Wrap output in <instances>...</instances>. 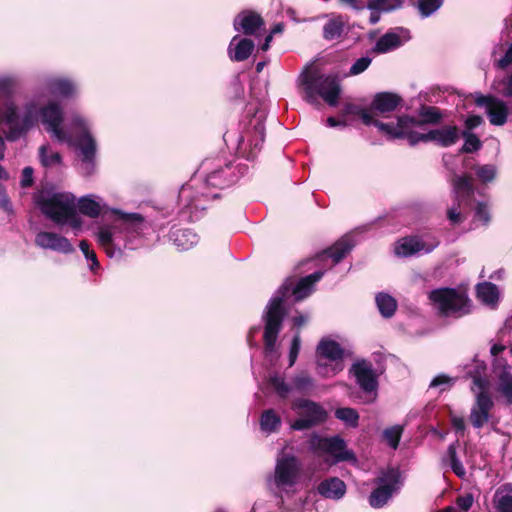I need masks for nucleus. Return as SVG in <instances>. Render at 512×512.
Wrapping results in <instances>:
<instances>
[{
	"instance_id": "8fccbe9b",
	"label": "nucleus",
	"mask_w": 512,
	"mask_h": 512,
	"mask_svg": "<svg viewBox=\"0 0 512 512\" xmlns=\"http://www.w3.org/2000/svg\"><path fill=\"white\" fill-rule=\"evenodd\" d=\"M117 213L124 224L134 229L138 228V226L144 222L143 216L139 213H122L119 211H117Z\"/></svg>"
},
{
	"instance_id": "a878e982",
	"label": "nucleus",
	"mask_w": 512,
	"mask_h": 512,
	"mask_svg": "<svg viewBox=\"0 0 512 512\" xmlns=\"http://www.w3.org/2000/svg\"><path fill=\"white\" fill-rule=\"evenodd\" d=\"M341 114L343 116H359L362 120V122L369 126L374 125L379 129L381 133L384 134V130L379 126V123H383L382 121L376 120L373 118V115L371 111L367 108H363L359 105H356L354 103H344L341 109Z\"/></svg>"
},
{
	"instance_id": "39448f33",
	"label": "nucleus",
	"mask_w": 512,
	"mask_h": 512,
	"mask_svg": "<svg viewBox=\"0 0 512 512\" xmlns=\"http://www.w3.org/2000/svg\"><path fill=\"white\" fill-rule=\"evenodd\" d=\"M428 298L442 317L461 318L472 312V300L465 291L450 287L438 288L432 290Z\"/></svg>"
},
{
	"instance_id": "6e6d98bb",
	"label": "nucleus",
	"mask_w": 512,
	"mask_h": 512,
	"mask_svg": "<svg viewBox=\"0 0 512 512\" xmlns=\"http://www.w3.org/2000/svg\"><path fill=\"white\" fill-rule=\"evenodd\" d=\"M473 495L470 493L458 496L456 498V505L463 511L467 512L473 505Z\"/></svg>"
},
{
	"instance_id": "aec40b11",
	"label": "nucleus",
	"mask_w": 512,
	"mask_h": 512,
	"mask_svg": "<svg viewBox=\"0 0 512 512\" xmlns=\"http://www.w3.org/2000/svg\"><path fill=\"white\" fill-rule=\"evenodd\" d=\"M35 243L37 246L44 249H51L64 254H69L74 251L72 244L66 237L54 232H39L35 237Z\"/></svg>"
},
{
	"instance_id": "9d476101",
	"label": "nucleus",
	"mask_w": 512,
	"mask_h": 512,
	"mask_svg": "<svg viewBox=\"0 0 512 512\" xmlns=\"http://www.w3.org/2000/svg\"><path fill=\"white\" fill-rule=\"evenodd\" d=\"M460 139V129L457 125H445L427 133H414L409 135V144L415 146L419 142H433L440 147L455 145Z\"/></svg>"
},
{
	"instance_id": "338daca9",
	"label": "nucleus",
	"mask_w": 512,
	"mask_h": 512,
	"mask_svg": "<svg viewBox=\"0 0 512 512\" xmlns=\"http://www.w3.org/2000/svg\"><path fill=\"white\" fill-rule=\"evenodd\" d=\"M473 380V385L481 391H487L489 382L484 376H470Z\"/></svg>"
},
{
	"instance_id": "c756f323",
	"label": "nucleus",
	"mask_w": 512,
	"mask_h": 512,
	"mask_svg": "<svg viewBox=\"0 0 512 512\" xmlns=\"http://www.w3.org/2000/svg\"><path fill=\"white\" fill-rule=\"evenodd\" d=\"M453 188L458 197L462 199H470L474 195V185L473 178L470 174H463L461 176H456L453 181Z\"/></svg>"
},
{
	"instance_id": "7c9ffc66",
	"label": "nucleus",
	"mask_w": 512,
	"mask_h": 512,
	"mask_svg": "<svg viewBox=\"0 0 512 512\" xmlns=\"http://www.w3.org/2000/svg\"><path fill=\"white\" fill-rule=\"evenodd\" d=\"M476 295L486 305H494L499 300V291L492 282H482L476 286Z\"/></svg>"
},
{
	"instance_id": "5fc2aeb1",
	"label": "nucleus",
	"mask_w": 512,
	"mask_h": 512,
	"mask_svg": "<svg viewBox=\"0 0 512 512\" xmlns=\"http://www.w3.org/2000/svg\"><path fill=\"white\" fill-rule=\"evenodd\" d=\"M33 173L34 170L32 167L27 166L23 168L20 180V186L22 188H29L34 184Z\"/></svg>"
},
{
	"instance_id": "e433bc0d",
	"label": "nucleus",
	"mask_w": 512,
	"mask_h": 512,
	"mask_svg": "<svg viewBox=\"0 0 512 512\" xmlns=\"http://www.w3.org/2000/svg\"><path fill=\"white\" fill-rule=\"evenodd\" d=\"M281 424V419L273 409L265 410L260 419L261 429L267 432L276 431Z\"/></svg>"
},
{
	"instance_id": "49530a36",
	"label": "nucleus",
	"mask_w": 512,
	"mask_h": 512,
	"mask_svg": "<svg viewBox=\"0 0 512 512\" xmlns=\"http://www.w3.org/2000/svg\"><path fill=\"white\" fill-rule=\"evenodd\" d=\"M79 248L86 257L87 260L91 261L90 269L95 271L100 267V263L97 259V255L93 249L90 247V243L87 240H81L79 243Z\"/></svg>"
},
{
	"instance_id": "f8f14e48",
	"label": "nucleus",
	"mask_w": 512,
	"mask_h": 512,
	"mask_svg": "<svg viewBox=\"0 0 512 512\" xmlns=\"http://www.w3.org/2000/svg\"><path fill=\"white\" fill-rule=\"evenodd\" d=\"M474 102L478 107H484L491 125L503 126L507 123L509 108L507 104L493 95L475 93Z\"/></svg>"
},
{
	"instance_id": "20e7f679",
	"label": "nucleus",
	"mask_w": 512,
	"mask_h": 512,
	"mask_svg": "<svg viewBox=\"0 0 512 512\" xmlns=\"http://www.w3.org/2000/svg\"><path fill=\"white\" fill-rule=\"evenodd\" d=\"M303 99L309 104H317L320 96L329 106H336L341 94V85L336 75H325L311 71L300 77Z\"/></svg>"
},
{
	"instance_id": "6e6552de",
	"label": "nucleus",
	"mask_w": 512,
	"mask_h": 512,
	"mask_svg": "<svg viewBox=\"0 0 512 512\" xmlns=\"http://www.w3.org/2000/svg\"><path fill=\"white\" fill-rule=\"evenodd\" d=\"M309 443L312 451L330 455L333 457L334 463L355 460L353 451L347 449L345 440L338 435L321 437L313 434Z\"/></svg>"
},
{
	"instance_id": "bf43d9fd",
	"label": "nucleus",
	"mask_w": 512,
	"mask_h": 512,
	"mask_svg": "<svg viewBox=\"0 0 512 512\" xmlns=\"http://www.w3.org/2000/svg\"><path fill=\"white\" fill-rule=\"evenodd\" d=\"M473 368L467 372L469 376H485L487 366L484 361L474 359Z\"/></svg>"
},
{
	"instance_id": "f03ea898",
	"label": "nucleus",
	"mask_w": 512,
	"mask_h": 512,
	"mask_svg": "<svg viewBox=\"0 0 512 512\" xmlns=\"http://www.w3.org/2000/svg\"><path fill=\"white\" fill-rule=\"evenodd\" d=\"M293 278H287L278 288L275 295L269 300L263 314L264 333L263 342L266 352L274 351L277 338L282 330L287 311L284 302L292 295Z\"/></svg>"
},
{
	"instance_id": "2f4dec72",
	"label": "nucleus",
	"mask_w": 512,
	"mask_h": 512,
	"mask_svg": "<svg viewBox=\"0 0 512 512\" xmlns=\"http://www.w3.org/2000/svg\"><path fill=\"white\" fill-rule=\"evenodd\" d=\"M376 304L380 314L385 318L392 317L397 309L396 300L386 293H379L376 296Z\"/></svg>"
},
{
	"instance_id": "bb28decb",
	"label": "nucleus",
	"mask_w": 512,
	"mask_h": 512,
	"mask_svg": "<svg viewBox=\"0 0 512 512\" xmlns=\"http://www.w3.org/2000/svg\"><path fill=\"white\" fill-rule=\"evenodd\" d=\"M316 353L319 357H323L332 362L342 360L344 350L335 340L323 338L317 345Z\"/></svg>"
},
{
	"instance_id": "f3484780",
	"label": "nucleus",
	"mask_w": 512,
	"mask_h": 512,
	"mask_svg": "<svg viewBox=\"0 0 512 512\" xmlns=\"http://www.w3.org/2000/svg\"><path fill=\"white\" fill-rule=\"evenodd\" d=\"M0 120L8 126L6 138L9 141H15L22 136L21 118L13 101L6 100L0 104Z\"/></svg>"
},
{
	"instance_id": "b1692460",
	"label": "nucleus",
	"mask_w": 512,
	"mask_h": 512,
	"mask_svg": "<svg viewBox=\"0 0 512 512\" xmlns=\"http://www.w3.org/2000/svg\"><path fill=\"white\" fill-rule=\"evenodd\" d=\"M323 275V271H315L310 275L300 278L298 281H295L293 278L292 295L295 301L298 302L308 297L312 293L315 283L318 282Z\"/></svg>"
},
{
	"instance_id": "a19ab883",
	"label": "nucleus",
	"mask_w": 512,
	"mask_h": 512,
	"mask_svg": "<svg viewBox=\"0 0 512 512\" xmlns=\"http://www.w3.org/2000/svg\"><path fill=\"white\" fill-rule=\"evenodd\" d=\"M98 243L105 250L108 256H113L115 244L113 234L109 229H100V231L98 232Z\"/></svg>"
},
{
	"instance_id": "37998d69",
	"label": "nucleus",
	"mask_w": 512,
	"mask_h": 512,
	"mask_svg": "<svg viewBox=\"0 0 512 512\" xmlns=\"http://www.w3.org/2000/svg\"><path fill=\"white\" fill-rule=\"evenodd\" d=\"M51 91L53 94H58L63 97H70L75 91L72 82L64 79H58L52 82Z\"/></svg>"
},
{
	"instance_id": "6ab92c4d",
	"label": "nucleus",
	"mask_w": 512,
	"mask_h": 512,
	"mask_svg": "<svg viewBox=\"0 0 512 512\" xmlns=\"http://www.w3.org/2000/svg\"><path fill=\"white\" fill-rule=\"evenodd\" d=\"M264 24L263 17L259 13L251 10L240 12L233 21L234 29L248 36L256 35L257 31L262 28Z\"/></svg>"
},
{
	"instance_id": "4d7b16f0",
	"label": "nucleus",
	"mask_w": 512,
	"mask_h": 512,
	"mask_svg": "<svg viewBox=\"0 0 512 512\" xmlns=\"http://www.w3.org/2000/svg\"><path fill=\"white\" fill-rule=\"evenodd\" d=\"M174 241L178 247H181L182 249H188V245L182 241V238H186L188 236H191L193 239H195L196 235L191 233L187 229L177 230L174 234Z\"/></svg>"
},
{
	"instance_id": "c03bdc74",
	"label": "nucleus",
	"mask_w": 512,
	"mask_h": 512,
	"mask_svg": "<svg viewBox=\"0 0 512 512\" xmlns=\"http://www.w3.org/2000/svg\"><path fill=\"white\" fill-rule=\"evenodd\" d=\"M295 389L301 393H307L314 387V381L310 375L303 372L293 378Z\"/></svg>"
},
{
	"instance_id": "0eeeda50",
	"label": "nucleus",
	"mask_w": 512,
	"mask_h": 512,
	"mask_svg": "<svg viewBox=\"0 0 512 512\" xmlns=\"http://www.w3.org/2000/svg\"><path fill=\"white\" fill-rule=\"evenodd\" d=\"M293 408L299 409V418L291 424V429L303 431L324 423L328 414L317 402L308 399H299L293 403Z\"/></svg>"
},
{
	"instance_id": "f257e3e1",
	"label": "nucleus",
	"mask_w": 512,
	"mask_h": 512,
	"mask_svg": "<svg viewBox=\"0 0 512 512\" xmlns=\"http://www.w3.org/2000/svg\"><path fill=\"white\" fill-rule=\"evenodd\" d=\"M33 201L41 213L55 224H69L74 229L81 228L82 220L77 214L73 194L42 189L34 193Z\"/></svg>"
},
{
	"instance_id": "69168bd1",
	"label": "nucleus",
	"mask_w": 512,
	"mask_h": 512,
	"mask_svg": "<svg viewBox=\"0 0 512 512\" xmlns=\"http://www.w3.org/2000/svg\"><path fill=\"white\" fill-rule=\"evenodd\" d=\"M447 218L452 224H459L463 221V216L456 208H450L447 211Z\"/></svg>"
},
{
	"instance_id": "774afa93",
	"label": "nucleus",
	"mask_w": 512,
	"mask_h": 512,
	"mask_svg": "<svg viewBox=\"0 0 512 512\" xmlns=\"http://www.w3.org/2000/svg\"><path fill=\"white\" fill-rule=\"evenodd\" d=\"M512 64V44L509 46L504 56L498 61L500 68H506Z\"/></svg>"
},
{
	"instance_id": "5701e85b",
	"label": "nucleus",
	"mask_w": 512,
	"mask_h": 512,
	"mask_svg": "<svg viewBox=\"0 0 512 512\" xmlns=\"http://www.w3.org/2000/svg\"><path fill=\"white\" fill-rule=\"evenodd\" d=\"M317 492L326 499L339 500L346 493V484L338 477H329L318 484Z\"/></svg>"
},
{
	"instance_id": "13d9d810",
	"label": "nucleus",
	"mask_w": 512,
	"mask_h": 512,
	"mask_svg": "<svg viewBox=\"0 0 512 512\" xmlns=\"http://www.w3.org/2000/svg\"><path fill=\"white\" fill-rule=\"evenodd\" d=\"M483 123V118L480 115H469L465 122L463 131L472 132L475 128L480 126Z\"/></svg>"
},
{
	"instance_id": "412c9836",
	"label": "nucleus",
	"mask_w": 512,
	"mask_h": 512,
	"mask_svg": "<svg viewBox=\"0 0 512 512\" xmlns=\"http://www.w3.org/2000/svg\"><path fill=\"white\" fill-rule=\"evenodd\" d=\"M354 247V242L351 236L344 235L337 240L331 247L323 250L316 255L318 260L331 258L334 264H338Z\"/></svg>"
},
{
	"instance_id": "473e14b6",
	"label": "nucleus",
	"mask_w": 512,
	"mask_h": 512,
	"mask_svg": "<svg viewBox=\"0 0 512 512\" xmlns=\"http://www.w3.org/2000/svg\"><path fill=\"white\" fill-rule=\"evenodd\" d=\"M400 45V37L395 33H385L381 36L374 47L376 53H386Z\"/></svg>"
},
{
	"instance_id": "3c124183",
	"label": "nucleus",
	"mask_w": 512,
	"mask_h": 512,
	"mask_svg": "<svg viewBox=\"0 0 512 512\" xmlns=\"http://www.w3.org/2000/svg\"><path fill=\"white\" fill-rule=\"evenodd\" d=\"M372 59L368 56L361 57L355 61V63L350 67L349 74L350 75H358L364 72L369 65L371 64Z\"/></svg>"
},
{
	"instance_id": "c85d7f7f",
	"label": "nucleus",
	"mask_w": 512,
	"mask_h": 512,
	"mask_svg": "<svg viewBox=\"0 0 512 512\" xmlns=\"http://www.w3.org/2000/svg\"><path fill=\"white\" fill-rule=\"evenodd\" d=\"M237 38H238V36H235L233 38L232 42L230 43V46H229L230 58L232 61L242 62V61L247 60L250 57V55L252 54V52L254 50L255 44H254L253 40H251L249 38H242L236 44V46L234 48V53L232 54L231 47L233 45V42Z\"/></svg>"
},
{
	"instance_id": "2eb2a0df",
	"label": "nucleus",
	"mask_w": 512,
	"mask_h": 512,
	"mask_svg": "<svg viewBox=\"0 0 512 512\" xmlns=\"http://www.w3.org/2000/svg\"><path fill=\"white\" fill-rule=\"evenodd\" d=\"M40 117L43 124L47 125V131L53 133V135L59 140H66V134L61 128L63 122V109L61 106L50 101L47 105L40 109Z\"/></svg>"
},
{
	"instance_id": "ddd939ff",
	"label": "nucleus",
	"mask_w": 512,
	"mask_h": 512,
	"mask_svg": "<svg viewBox=\"0 0 512 512\" xmlns=\"http://www.w3.org/2000/svg\"><path fill=\"white\" fill-rule=\"evenodd\" d=\"M349 372L354 375L357 385L366 395H376L378 379L371 362L364 359L356 361Z\"/></svg>"
},
{
	"instance_id": "9b49d317",
	"label": "nucleus",
	"mask_w": 512,
	"mask_h": 512,
	"mask_svg": "<svg viewBox=\"0 0 512 512\" xmlns=\"http://www.w3.org/2000/svg\"><path fill=\"white\" fill-rule=\"evenodd\" d=\"M72 123L82 132L76 138V147L82 155V162L85 164L87 174H90L94 168L97 145L96 141L89 132L85 120L80 116H74Z\"/></svg>"
},
{
	"instance_id": "c9c22d12",
	"label": "nucleus",
	"mask_w": 512,
	"mask_h": 512,
	"mask_svg": "<svg viewBox=\"0 0 512 512\" xmlns=\"http://www.w3.org/2000/svg\"><path fill=\"white\" fill-rule=\"evenodd\" d=\"M469 159H464V166L466 168L474 169L477 177L482 183H488L495 179L496 177V168L494 165L486 164L481 166H469Z\"/></svg>"
},
{
	"instance_id": "79ce46f5",
	"label": "nucleus",
	"mask_w": 512,
	"mask_h": 512,
	"mask_svg": "<svg viewBox=\"0 0 512 512\" xmlns=\"http://www.w3.org/2000/svg\"><path fill=\"white\" fill-rule=\"evenodd\" d=\"M402 433L403 427L400 425H395L383 431V438L391 448L397 449Z\"/></svg>"
},
{
	"instance_id": "603ef678",
	"label": "nucleus",
	"mask_w": 512,
	"mask_h": 512,
	"mask_svg": "<svg viewBox=\"0 0 512 512\" xmlns=\"http://www.w3.org/2000/svg\"><path fill=\"white\" fill-rule=\"evenodd\" d=\"M301 347V338L300 334L296 333L292 339L290 351H289V367H292L298 357L299 351Z\"/></svg>"
},
{
	"instance_id": "1a4fd4ad",
	"label": "nucleus",
	"mask_w": 512,
	"mask_h": 512,
	"mask_svg": "<svg viewBox=\"0 0 512 512\" xmlns=\"http://www.w3.org/2000/svg\"><path fill=\"white\" fill-rule=\"evenodd\" d=\"M439 245V238L431 234L406 236L397 242L395 254L400 257H411L420 251L431 253Z\"/></svg>"
},
{
	"instance_id": "ea45409f",
	"label": "nucleus",
	"mask_w": 512,
	"mask_h": 512,
	"mask_svg": "<svg viewBox=\"0 0 512 512\" xmlns=\"http://www.w3.org/2000/svg\"><path fill=\"white\" fill-rule=\"evenodd\" d=\"M49 145H42L39 147V160L44 167H51L59 165L62 162V156L59 152H51L48 154Z\"/></svg>"
},
{
	"instance_id": "7ed1b4c3",
	"label": "nucleus",
	"mask_w": 512,
	"mask_h": 512,
	"mask_svg": "<svg viewBox=\"0 0 512 512\" xmlns=\"http://www.w3.org/2000/svg\"><path fill=\"white\" fill-rule=\"evenodd\" d=\"M443 112L439 107L421 105L418 109V118L406 114L397 117L396 122L379 123L388 140L406 139L409 135L417 133L413 129L424 125H439L443 120Z\"/></svg>"
},
{
	"instance_id": "0e129e2a",
	"label": "nucleus",
	"mask_w": 512,
	"mask_h": 512,
	"mask_svg": "<svg viewBox=\"0 0 512 512\" xmlns=\"http://www.w3.org/2000/svg\"><path fill=\"white\" fill-rule=\"evenodd\" d=\"M450 421H451L453 428L457 432H461L462 434L464 433L466 426H465V421H464L463 417L453 415V416H451Z\"/></svg>"
},
{
	"instance_id": "de8ad7c7",
	"label": "nucleus",
	"mask_w": 512,
	"mask_h": 512,
	"mask_svg": "<svg viewBox=\"0 0 512 512\" xmlns=\"http://www.w3.org/2000/svg\"><path fill=\"white\" fill-rule=\"evenodd\" d=\"M269 384L281 398H286L288 396L290 386L285 382L283 377L277 375L272 376L269 378Z\"/></svg>"
},
{
	"instance_id": "cd10ccee",
	"label": "nucleus",
	"mask_w": 512,
	"mask_h": 512,
	"mask_svg": "<svg viewBox=\"0 0 512 512\" xmlns=\"http://www.w3.org/2000/svg\"><path fill=\"white\" fill-rule=\"evenodd\" d=\"M497 390L505 398L507 404L512 405V366L503 365L497 374Z\"/></svg>"
},
{
	"instance_id": "864d4df0",
	"label": "nucleus",
	"mask_w": 512,
	"mask_h": 512,
	"mask_svg": "<svg viewBox=\"0 0 512 512\" xmlns=\"http://www.w3.org/2000/svg\"><path fill=\"white\" fill-rule=\"evenodd\" d=\"M475 217L482 221L484 225H488L491 216L487 207V204L484 202H478L475 208Z\"/></svg>"
},
{
	"instance_id": "72a5a7b5",
	"label": "nucleus",
	"mask_w": 512,
	"mask_h": 512,
	"mask_svg": "<svg viewBox=\"0 0 512 512\" xmlns=\"http://www.w3.org/2000/svg\"><path fill=\"white\" fill-rule=\"evenodd\" d=\"M460 137L464 139V144L459 149L460 154L473 153L482 148V142L475 133L468 131H460Z\"/></svg>"
},
{
	"instance_id": "393cba45",
	"label": "nucleus",
	"mask_w": 512,
	"mask_h": 512,
	"mask_svg": "<svg viewBox=\"0 0 512 512\" xmlns=\"http://www.w3.org/2000/svg\"><path fill=\"white\" fill-rule=\"evenodd\" d=\"M348 18L342 14L333 15L323 26V38L331 41L348 32Z\"/></svg>"
},
{
	"instance_id": "4468645a",
	"label": "nucleus",
	"mask_w": 512,
	"mask_h": 512,
	"mask_svg": "<svg viewBox=\"0 0 512 512\" xmlns=\"http://www.w3.org/2000/svg\"><path fill=\"white\" fill-rule=\"evenodd\" d=\"M300 464L293 455L278 459L275 467L274 482L277 487L293 486L299 475Z\"/></svg>"
},
{
	"instance_id": "423d86ee",
	"label": "nucleus",
	"mask_w": 512,
	"mask_h": 512,
	"mask_svg": "<svg viewBox=\"0 0 512 512\" xmlns=\"http://www.w3.org/2000/svg\"><path fill=\"white\" fill-rule=\"evenodd\" d=\"M376 488L369 496L373 508H382L401 485V473L397 468H388L375 479Z\"/></svg>"
},
{
	"instance_id": "052dcab7",
	"label": "nucleus",
	"mask_w": 512,
	"mask_h": 512,
	"mask_svg": "<svg viewBox=\"0 0 512 512\" xmlns=\"http://www.w3.org/2000/svg\"><path fill=\"white\" fill-rule=\"evenodd\" d=\"M251 135H253L256 138H259L263 142L265 141V125L263 120L259 118L256 119L251 130Z\"/></svg>"
},
{
	"instance_id": "a18cd8bd",
	"label": "nucleus",
	"mask_w": 512,
	"mask_h": 512,
	"mask_svg": "<svg viewBox=\"0 0 512 512\" xmlns=\"http://www.w3.org/2000/svg\"><path fill=\"white\" fill-rule=\"evenodd\" d=\"M443 5V0H418V10L422 17H429Z\"/></svg>"
},
{
	"instance_id": "e2e57ef3",
	"label": "nucleus",
	"mask_w": 512,
	"mask_h": 512,
	"mask_svg": "<svg viewBox=\"0 0 512 512\" xmlns=\"http://www.w3.org/2000/svg\"><path fill=\"white\" fill-rule=\"evenodd\" d=\"M263 143L264 142L262 140L251 135V137L249 139V146H250V154L253 157H255L256 154L261 150Z\"/></svg>"
},
{
	"instance_id": "4be33fe9",
	"label": "nucleus",
	"mask_w": 512,
	"mask_h": 512,
	"mask_svg": "<svg viewBox=\"0 0 512 512\" xmlns=\"http://www.w3.org/2000/svg\"><path fill=\"white\" fill-rule=\"evenodd\" d=\"M403 99L393 92L376 93L370 106V110L376 114L384 115L395 111L401 105Z\"/></svg>"
},
{
	"instance_id": "f704fd0d",
	"label": "nucleus",
	"mask_w": 512,
	"mask_h": 512,
	"mask_svg": "<svg viewBox=\"0 0 512 512\" xmlns=\"http://www.w3.org/2000/svg\"><path fill=\"white\" fill-rule=\"evenodd\" d=\"M459 446V440L451 443L447 449V455L450 460V466L452 471L460 478L466 475L465 468L457 456V448Z\"/></svg>"
},
{
	"instance_id": "58836bf2",
	"label": "nucleus",
	"mask_w": 512,
	"mask_h": 512,
	"mask_svg": "<svg viewBox=\"0 0 512 512\" xmlns=\"http://www.w3.org/2000/svg\"><path fill=\"white\" fill-rule=\"evenodd\" d=\"M78 209L80 213L91 218H97L101 213L99 203L89 197H82L78 201Z\"/></svg>"
},
{
	"instance_id": "4c0bfd02",
	"label": "nucleus",
	"mask_w": 512,
	"mask_h": 512,
	"mask_svg": "<svg viewBox=\"0 0 512 512\" xmlns=\"http://www.w3.org/2000/svg\"><path fill=\"white\" fill-rule=\"evenodd\" d=\"M335 417L349 427L356 428L359 424V414L356 409L350 407H341L335 410Z\"/></svg>"
},
{
	"instance_id": "680f3d73",
	"label": "nucleus",
	"mask_w": 512,
	"mask_h": 512,
	"mask_svg": "<svg viewBox=\"0 0 512 512\" xmlns=\"http://www.w3.org/2000/svg\"><path fill=\"white\" fill-rule=\"evenodd\" d=\"M498 508L501 512H512V496H502L499 500Z\"/></svg>"
},
{
	"instance_id": "dca6fc26",
	"label": "nucleus",
	"mask_w": 512,
	"mask_h": 512,
	"mask_svg": "<svg viewBox=\"0 0 512 512\" xmlns=\"http://www.w3.org/2000/svg\"><path fill=\"white\" fill-rule=\"evenodd\" d=\"M0 120L8 126L6 138L9 141H15L22 136L21 118L13 101L6 100L0 104Z\"/></svg>"
},
{
	"instance_id": "09e8293b",
	"label": "nucleus",
	"mask_w": 512,
	"mask_h": 512,
	"mask_svg": "<svg viewBox=\"0 0 512 512\" xmlns=\"http://www.w3.org/2000/svg\"><path fill=\"white\" fill-rule=\"evenodd\" d=\"M35 119L36 108L34 105L31 104L26 107L24 116L23 118H21L22 135L34 125Z\"/></svg>"
},
{
	"instance_id": "a211bd4d",
	"label": "nucleus",
	"mask_w": 512,
	"mask_h": 512,
	"mask_svg": "<svg viewBox=\"0 0 512 512\" xmlns=\"http://www.w3.org/2000/svg\"><path fill=\"white\" fill-rule=\"evenodd\" d=\"M493 401L487 391H481L476 396V402L471 409L470 421L475 428H482L489 420Z\"/></svg>"
}]
</instances>
